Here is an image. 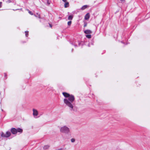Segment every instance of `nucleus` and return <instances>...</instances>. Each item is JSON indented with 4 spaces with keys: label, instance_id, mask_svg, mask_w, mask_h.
<instances>
[{
    "label": "nucleus",
    "instance_id": "30",
    "mask_svg": "<svg viewBox=\"0 0 150 150\" xmlns=\"http://www.w3.org/2000/svg\"><path fill=\"white\" fill-rule=\"evenodd\" d=\"M89 45H90L89 44H88V46L89 47V46H90Z\"/></svg>",
    "mask_w": 150,
    "mask_h": 150
},
{
    "label": "nucleus",
    "instance_id": "20",
    "mask_svg": "<svg viewBox=\"0 0 150 150\" xmlns=\"http://www.w3.org/2000/svg\"><path fill=\"white\" fill-rule=\"evenodd\" d=\"M47 1V4L48 5H49L50 4V3L49 2V0H46Z\"/></svg>",
    "mask_w": 150,
    "mask_h": 150
},
{
    "label": "nucleus",
    "instance_id": "23",
    "mask_svg": "<svg viewBox=\"0 0 150 150\" xmlns=\"http://www.w3.org/2000/svg\"><path fill=\"white\" fill-rule=\"evenodd\" d=\"M7 1L9 3H10V2H11V0H8Z\"/></svg>",
    "mask_w": 150,
    "mask_h": 150
},
{
    "label": "nucleus",
    "instance_id": "29",
    "mask_svg": "<svg viewBox=\"0 0 150 150\" xmlns=\"http://www.w3.org/2000/svg\"><path fill=\"white\" fill-rule=\"evenodd\" d=\"M73 49H72V52H73Z\"/></svg>",
    "mask_w": 150,
    "mask_h": 150
},
{
    "label": "nucleus",
    "instance_id": "31",
    "mask_svg": "<svg viewBox=\"0 0 150 150\" xmlns=\"http://www.w3.org/2000/svg\"><path fill=\"white\" fill-rule=\"evenodd\" d=\"M2 110V111H3V110H2H2Z\"/></svg>",
    "mask_w": 150,
    "mask_h": 150
},
{
    "label": "nucleus",
    "instance_id": "12",
    "mask_svg": "<svg viewBox=\"0 0 150 150\" xmlns=\"http://www.w3.org/2000/svg\"><path fill=\"white\" fill-rule=\"evenodd\" d=\"M1 136L2 137H6V134L3 132H2L1 133Z\"/></svg>",
    "mask_w": 150,
    "mask_h": 150
},
{
    "label": "nucleus",
    "instance_id": "10",
    "mask_svg": "<svg viewBox=\"0 0 150 150\" xmlns=\"http://www.w3.org/2000/svg\"><path fill=\"white\" fill-rule=\"evenodd\" d=\"M87 6H88L87 5H84L81 8V9L82 10H84L86 8Z\"/></svg>",
    "mask_w": 150,
    "mask_h": 150
},
{
    "label": "nucleus",
    "instance_id": "18",
    "mask_svg": "<svg viewBox=\"0 0 150 150\" xmlns=\"http://www.w3.org/2000/svg\"><path fill=\"white\" fill-rule=\"evenodd\" d=\"M71 141L72 142H74L75 141V139L72 138L71 139Z\"/></svg>",
    "mask_w": 150,
    "mask_h": 150
},
{
    "label": "nucleus",
    "instance_id": "11",
    "mask_svg": "<svg viewBox=\"0 0 150 150\" xmlns=\"http://www.w3.org/2000/svg\"><path fill=\"white\" fill-rule=\"evenodd\" d=\"M50 146H49L48 145H46L45 146H44L43 147V149H48L49 147Z\"/></svg>",
    "mask_w": 150,
    "mask_h": 150
},
{
    "label": "nucleus",
    "instance_id": "16",
    "mask_svg": "<svg viewBox=\"0 0 150 150\" xmlns=\"http://www.w3.org/2000/svg\"><path fill=\"white\" fill-rule=\"evenodd\" d=\"M71 21H68V23H67L68 25H69V26L70 25H71Z\"/></svg>",
    "mask_w": 150,
    "mask_h": 150
},
{
    "label": "nucleus",
    "instance_id": "3",
    "mask_svg": "<svg viewBox=\"0 0 150 150\" xmlns=\"http://www.w3.org/2000/svg\"><path fill=\"white\" fill-rule=\"evenodd\" d=\"M11 131L13 134H17L16 129L15 128H12L11 129Z\"/></svg>",
    "mask_w": 150,
    "mask_h": 150
},
{
    "label": "nucleus",
    "instance_id": "4",
    "mask_svg": "<svg viewBox=\"0 0 150 150\" xmlns=\"http://www.w3.org/2000/svg\"><path fill=\"white\" fill-rule=\"evenodd\" d=\"M33 114L34 116H36L38 115V111L37 110L33 109Z\"/></svg>",
    "mask_w": 150,
    "mask_h": 150
},
{
    "label": "nucleus",
    "instance_id": "27",
    "mask_svg": "<svg viewBox=\"0 0 150 150\" xmlns=\"http://www.w3.org/2000/svg\"><path fill=\"white\" fill-rule=\"evenodd\" d=\"M39 18H40V15L39 16Z\"/></svg>",
    "mask_w": 150,
    "mask_h": 150
},
{
    "label": "nucleus",
    "instance_id": "8",
    "mask_svg": "<svg viewBox=\"0 0 150 150\" xmlns=\"http://www.w3.org/2000/svg\"><path fill=\"white\" fill-rule=\"evenodd\" d=\"M90 18V15L89 13H87L85 16V20H88Z\"/></svg>",
    "mask_w": 150,
    "mask_h": 150
},
{
    "label": "nucleus",
    "instance_id": "15",
    "mask_svg": "<svg viewBox=\"0 0 150 150\" xmlns=\"http://www.w3.org/2000/svg\"><path fill=\"white\" fill-rule=\"evenodd\" d=\"M25 36L26 37H28V32L26 31L25 32Z\"/></svg>",
    "mask_w": 150,
    "mask_h": 150
},
{
    "label": "nucleus",
    "instance_id": "13",
    "mask_svg": "<svg viewBox=\"0 0 150 150\" xmlns=\"http://www.w3.org/2000/svg\"><path fill=\"white\" fill-rule=\"evenodd\" d=\"M73 16H69L68 17V19L69 20H71L72 19Z\"/></svg>",
    "mask_w": 150,
    "mask_h": 150
},
{
    "label": "nucleus",
    "instance_id": "22",
    "mask_svg": "<svg viewBox=\"0 0 150 150\" xmlns=\"http://www.w3.org/2000/svg\"><path fill=\"white\" fill-rule=\"evenodd\" d=\"M2 2H0V8H1L2 6Z\"/></svg>",
    "mask_w": 150,
    "mask_h": 150
},
{
    "label": "nucleus",
    "instance_id": "21",
    "mask_svg": "<svg viewBox=\"0 0 150 150\" xmlns=\"http://www.w3.org/2000/svg\"><path fill=\"white\" fill-rule=\"evenodd\" d=\"M4 74L5 77L6 78V79L7 78V75L5 73Z\"/></svg>",
    "mask_w": 150,
    "mask_h": 150
},
{
    "label": "nucleus",
    "instance_id": "19",
    "mask_svg": "<svg viewBox=\"0 0 150 150\" xmlns=\"http://www.w3.org/2000/svg\"><path fill=\"white\" fill-rule=\"evenodd\" d=\"M28 12L31 15H33V14L32 12L31 11H29Z\"/></svg>",
    "mask_w": 150,
    "mask_h": 150
},
{
    "label": "nucleus",
    "instance_id": "7",
    "mask_svg": "<svg viewBox=\"0 0 150 150\" xmlns=\"http://www.w3.org/2000/svg\"><path fill=\"white\" fill-rule=\"evenodd\" d=\"M17 133V132H19L20 133H22L23 132V130L20 128H18L16 129Z\"/></svg>",
    "mask_w": 150,
    "mask_h": 150
},
{
    "label": "nucleus",
    "instance_id": "28",
    "mask_svg": "<svg viewBox=\"0 0 150 150\" xmlns=\"http://www.w3.org/2000/svg\"><path fill=\"white\" fill-rule=\"evenodd\" d=\"M121 1H124V0H120Z\"/></svg>",
    "mask_w": 150,
    "mask_h": 150
},
{
    "label": "nucleus",
    "instance_id": "6",
    "mask_svg": "<svg viewBox=\"0 0 150 150\" xmlns=\"http://www.w3.org/2000/svg\"><path fill=\"white\" fill-rule=\"evenodd\" d=\"M11 134V133L10 132L8 131L6 132V138L9 137L10 136Z\"/></svg>",
    "mask_w": 150,
    "mask_h": 150
},
{
    "label": "nucleus",
    "instance_id": "1",
    "mask_svg": "<svg viewBox=\"0 0 150 150\" xmlns=\"http://www.w3.org/2000/svg\"><path fill=\"white\" fill-rule=\"evenodd\" d=\"M62 94L65 97L67 98L64 99V103L69 108L71 111H74V101L75 100L74 96L66 92H63Z\"/></svg>",
    "mask_w": 150,
    "mask_h": 150
},
{
    "label": "nucleus",
    "instance_id": "17",
    "mask_svg": "<svg viewBox=\"0 0 150 150\" xmlns=\"http://www.w3.org/2000/svg\"><path fill=\"white\" fill-rule=\"evenodd\" d=\"M87 23L86 22H84V27H85L87 26Z\"/></svg>",
    "mask_w": 150,
    "mask_h": 150
},
{
    "label": "nucleus",
    "instance_id": "9",
    "mask_svg": "<svg viewBox=\"0 0 150 150\" xmlns=\"http://www.w3.org/2000/svg\"><path fill=\"white\" fill-rule=\"evenodd\" d=\"M65 3L64 4V7L65 8H67L69 6V3L68 2H65Z\"/></svg>",
    "mask_w": 150,
    "mask_h": 150
},
{
    "label": "nucleus",
    "instance_id": "24",
    "mask_svg": "<svg viewBox=\"0 0 150 150\" xmlns=\"http://www.w3.org/2000/svg\"><path fill=\"white\" fill-rule=\"evenodd\" d=\"M64 2H66L67 1V0H62Z\"/></svg>",
    "mask_w": 150,
    "mask_h": 150
},
{
    "label": "nucleus",
    "instance_id": "5",
    "mask_svg": "<svg viewBox=\"0 0 150 150\" xmlns=\"http://www.w3.org/2000/svg\"><path fill=\"white\" fill-rule=\"evenodd\" d=\"M85 33L86 34H89L92 33V31L89 30H87L84 31Z\"/></svg>",
    "mask_w": 150,
    "mask_h": 150
},
{
    "label": "nucleus",
    "instance_id": "26",
    "mask_svg": "<svg viewBox=\"0 0 150 150\" xmlns=\"http://www.w3.org/2000/svg\"><path fill=\"white\" fill-rule=\"evenodd\" d=\"M63 149L62 148H61L59 149H58V150H62Z\"/></svg>",
    "mask_w": 150,
    "mask_h": 150
},
{
    "label": "nucleus",
    "instance_id": "2",
    "mask_svg": "<svg viewBox=\"0 0 150 150\" xmlns=\"http://www.w3.org/2000/svg\"><path fill=\"white\" fill-rule=\"evenodd\" d=\"M60 131L62 133L68 134L70 132V130L68 127L64 126L61 128Z\"/></svg>",
    "mask_w": 150,
    "mask_h": 150
},
{
    "label": "nucleus",
    "instance_id": "14",
    "mask_svg": "<svg viewBox=\"0 0 150 150\" xmlns=\"http://www.w3.org/2000/svg\"><path fill=\"white\" fill-rule=\"evenodd\" d=\"M86 37L88 38H91V35H86Z\"/></svg>",
    "mask_w": 150,
    "mask_h": 150
},
{
    "label": "nucleus",
    "instance_id": "25",
    "mask_svg": "<svg viewBox=\"0 0 150 150\" xmlns=\"http://www.w3.org/2000/svg\"><path fill=\"white\" fill-rule=\"evenodd\" d=\"M49 25H50V27L52 28V25H51V24H49Z\"/></svg>",
    "mask_w": 150,
    "mask_h": 150
}]
</instances>
